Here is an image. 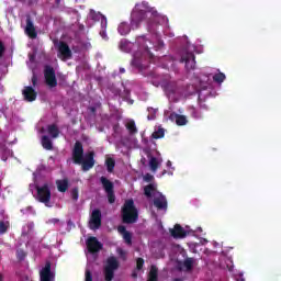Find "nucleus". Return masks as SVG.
<instances>
[{
    "label": "nucleus",
    "instance_id": "f257e3e1",
    "mask_svg": "<svg viewBox=\"0 0 281 281\" xmlns=\"http://www.w3.org/2000/svg\"><path fill=\"white\" fill-rule=\"evenodd\" d=\"M72 161L77 166H81L83 172H89L95 166V151L86 154L85 159V147L81 142L77 140L72 149Z\"/></svg>",
    "mask_w": 281,
    "mask_h": 281
},
{
    "label": "nucleus",
    "instance_id": "f03ea898",
    "mask_svg": "<svg viewBox=\"0 0 281 281\" xmlns=\"http://www.w3.org/2000/svg\"><path fill=\"white\" fill-rule=\"evenodd\" d=\"M122 223L125 225H133L139 221V211L135 206L133 199L126 200L121 209Z\"/></svg>",
    "mask_w": 281,
    "mask_h": 281
},
{
    "label": "nucleus",
    "instance_id": "7ed1b4c3",
    "mask_svg": "<svg viewBox=\"0 0 281 281\" xmlns=\"http://www.w3.org/2000/svg\"><path fill=\"white\" fill-rule=\"evenodd\" d=\"M35 190L37 192V201L44 203L46 207H52V189H49V184L36 186Z\"/></svg>",
    "mask_w": 281,
    "mask_h": 281
},
{
    "label": "nucleus",
    "instance_id": "20e7f679",
    "mask_svg": "<svg viewBox=\"0 0 281 281\" xmlns=\"http://www.w3.org/2000/svg\"><path fill=\"white\" fill-rule=\"evenodd\" d=\"M120 269V261L114 256H111L106 259V265L104 267V278L105 281H113L115 278V271Z\"/></svg>",
    "mask_w": 281,
    "mask_h": 281
},
{
    "label": "nucleus",
    "instance_id": "39448f33",
    "mask_svg": "<svg viewBox=\"0 0 281 281\" xmlns=\"http://www.w3.org/2000/svg\"><path fill=\"white\" fill-rule=\"evenodd\" d=\"M44 79L47 87L54 89L58 87V79H56V70L54 67L46 65L44 67Z\"/></svg>",
    "mask_w": 281,
    "mask_h": 281
},
{
    "label": "nucleus",
    "instance_id": "423d86ee",
    "mask_svg": "<svg viewBox=\"0 0 281 281\" xmlns=\"http://www.w3.org/2000/svg\"><path fill=\"white\" fill-rule=\"evenodd\" d=\"M180 63H184L186 69L190 71V69H194V67H196V57H194V53L184 49L182 52Z\"/></svg>",
    "mask_w": 281,
    "mask_h": 281
},
{
    "label": "nucleus",
    "instance_id": "0eeeda50",
    "mask_svg": "<svg viewBox=\"0 0 281 281\" xmlns=\"http://www.w3.org/2000/svg\"><path fill=\"white\" fill-rule=\"evenodd\" d=\"M90 229H100L102 227V211L100 209H95L92 211L89 221Z\"/></svg>",
    "mask_w": 281,
    "mask_h": 281
},
{
    "label": "nucleus",
    "instance_id": "6e6552de",
    "mask_svg": "<svg viewBox=\"0 0 281 281\" xmlns=\"http://www.w3.org/2000/svg\"><path fill=\"white\" fill-rule=\"evenodd\" d=\"M86 247L89 254H99V251H102L104 245L98 240V237H88L86 240Z\"/></svg>",
    "mask_w": 281,
    "mask_h": 281
},
{
    "label": "nucleus",
    "instance_id": "1a4fd4ad",
    "mask_svg": "<svg viewBox=\"0 0 281 281\" xmlns=\"http://www.w3.org/2000/svg\"><path fill=\"white\" fill-rule=\"evenodd\" d=\"M58 52V58L61 60H69L72 56L71 48H69V45L67 42L60 41L57 46Z\"/></svg>",
    "mask_w": 281,
    "mask_h": 281
},
{
    "label": "nucleus",
    "instance_id": "9d476101",
    "mask_svg": "<svg viewBox=\"0 0 281 281\" xmlns=\"http://www.w3.org/2000/svg\"><path fill=\"white\" fill-rule=\"evenodd\" d=\"M56 274L52 271V261H46L40 271V281H53Z\"/></svg>",
    "mask_w": 281,
    "mask_h": 281
},
{
    "label": "nucleus",
    "instance_id": "9b49d317",
    "mask_svg": "<svg viewBox=\"0 0 281 281\" xmlns=\"http://www.w3.org/2000/svg\"><path fill=\"white\" fill-rule=\"evenodd\" d=\"M154 206L158 211L167 212L168 211V199L161 192H156L154 196Z\"/></svg>",
    "mask_w": 281,
    "mask_h": 281
},
{
    "label": "nucleus",
    "instance_id": "f8f14e48",
    "mask_svg": "<svg viewBox=\"0 0 281 281\" xmlns=\"http://www.w3.org/2000/svg\"><path fill=\"white\" fill-rule=\"evenodd\" d=\"M145 16H146V11L135 8L131 14L132 27H139V23L144 21Z\"/></svg>",
    "mask_w": 281,
    "mask_h": 281
},
{
    "label": "nucleus",
    "instance_id": "ddd939ff",
    "mask_svg": "<svg viewBox=\"0 0 281 281\" xmlns=\"http://www.w3.org/2000/svg\"><path fill=\"white\" fill-rule=\"evenodd\" d=\"M22 95L26 102H34L38 95L32 86H26L22 90Z\"/></svg>",
    "mask_w": 281,
    "mask_h": 281
},
{
    "label": "nucleus",
    "instance_id": "4468645a",
    "mask_svg": "<svg viewBox=\"0 0 281 281\" xmlns=\"http://www.w3.org/2000/svg\"><path fill=\"white\" fill-rule=\"evenodd\" d=\"M24 32L29 38H36L38 36V33L36 32V27L34 26V22H32V18H26V26L24 29Z\"/></svg>",
    "mask_w": 281,
    "mask_h": 281
},
{
    "label": "nucleus",
    "instance_id": "2eb2a0df",
    "mask_svg": "<svg viewBox=\"0 0 281 281\" xmlns=\"http://www.w3.org/2000/svg\"><path fill=\"white\" fill-rule=\"evenodd\" d=\"M170 235L172 238H186L188 231H184L181 225L176 224L175 227L170 229Z\"/></svg>",
    "mask_w": 281,
    "mask_h": 281
},
{
    "label": "nucleus",
    "instance_id": "dca6fc26",
    "mask_svg": "<svg viewBox=\"0 0 281 281\" xmlns=\"http://www.w3.org/2000/svg\"><path fill=\"white\" fill-rule=\"evenodd\" d=\"M100 183L102 184V188L105 193L115 190V186L113 184V182L104 176L100 178Z\"/></svg>",
    "mask_w": 281,
    "mask_h": 281
},
{
    "label": "nucleus",
    "instance_id": "f3484780",
    "mask_svg": "<svg viewBox=\"0 0 281 281\" xmlns=\"http://www.w3.org/2000/svg\"><path fill=\"white\" fill-rule=\"evenodd\" d=\"M169 117L170 120H175L177 126H186L188 124V117L186 115L171 113Z\"/></svg>",
    "mask_w": 281,
    "mask_h": 281
},
{
    "label": "nucleus",
    "instance_id": "a211bd4d",
    "mask_svg": "<svg viewBox=\"0 0 281 281\" xmlns=\"http://www.w3.org/2000/svg\"><path fill=\"white\" fill-rule=\"evenodd\" d=\"M41 144L45 150H54V143L52 142V138H49V136H42Z\"/></svg>",
    "mask_w": 281,
    "mask_h": 281
},
{
    "label": "nucleus",
    "instance_id": "6ab92c4d",
    "mask_svg": "<svg viewBox=\"0 0 281 281\" xmlns=\"http://www.w3.org/2000/svg\"><path fill=\"white\" fill-rule=\"evenodd\" d=\"M165 92L167 95H175L177 93V82L170 81L165 85Z\"/></svg>",
    "mask_w": 281,
    "mask_h": 281
},
{
    "label": "nucleus",
    "instance_id": "aec40b11",
    "mask_svg": "<svg viewBox=\"0 0 281 281\" xmlns=\"http://www.w3.org/2000/svg\"><path fill=\"white\" fill-rule=\"evenodd\" d=\"M157 188H155V184L150 183V184H147L145 188H144V194L145 196H147V199H151L153 198V194H154V198L155 195L157 194Z\"/></svg>",
    "mask_w": 281,
    "mask_h": 281
},
{
    "label": "nucleus",
    "instance_id": "412c9836",
    "mask_svg": "<svg viewBox=\"0 0 281 281\" xmlns=\"http://www.w3.org/2000/svg\"><path fill=\"white\" fill-rule=\"evenodd\" d=\"M158 280H159V269L157 268V266H151L148 273L147 281H158Z\"/></svg>",
    "mask_w": 281,
    "mask_h": 281
},
{
    "label": "nucleus",
    "instance_id": "4be33fe9",
    "mask_svg": "<svg viewBox=\"0 0 281 281\" xmlns=\"http://www.w3.org/2000/svg\"><path fill=\"white\" fill-rule=\"evenodd\" d=\"M58 192H67L69 190V180L63 179L56 181Z\"/></svg>",
    "mask_w": 281,
    "mask_h": 281
},
{
    "label": "nucleus",
    "instance_id": "5701e85b",
    "mask_svg": "<svg viewBox=\"0 0 281 281\" xmlns=\"http://www.w3.org/2000/svg\"><path fill=\"white\" fill-rule=\"evenodd\" d=\"M117 32L121 36H126V34H131V25L126 22H122L117 27Z\"/></svg>",
    "mask_w": 281,
    "mask_h": 281
},
{
    "label": "nucleus",
    "instance_id": "b1692460",
    "mask_svg": "<svg viewBox=\"0 0 281 281\" xmlns=\"http://www.w3.org/2000/svg\"><path fill=\"white\" fill-rule=\"evenodd\" d=\"M48 135L53 137V139H56L60 135V130H58V126L56 124H50L47 126Z\"/></svg>",
    "mask_w": 281,
    "mask_h": 281
},
{
    "label": "nucleus",
    "instance_id": "393cba45",
    "mask_svg": "<svg viewBox=\"0 0 281 281\" xmlns=\"http://www.w3.org/2000/svg\"><path fill=\"white\" fill-rule=\"evenodd\" d=\"M165 135H166V130H164V127H158V130L151 134V137L153 139H161L165 137Z\"/></svg>",
    "mask_w": 281,
    "mask_h": 281
},
{
    "label": "nucleus",
    "instance_id": "a878e982",
    "mask_svg": "<svg viewBox=\"0 0 281 281\" xmlns=\"http://www.w3.org/2000/svg\"><path fill=\"white\" fill-rule=\"evenodd\" d=\"M119 48L121 49V52H131V43L127 42L126 40H121L120 44H119Z\"/></svg>",
    "mask_w": 281,
    "mask_h": 281
},
{
    "label": "nucleus",
    "instance_id": "bb28decb",
    "mask_svg": "<svg viewBox=\"0 0 281 281\" xmlns=\"http://www.w3.org/2000/svg\"><path fill=\"white\" fill-rule=\"evenodd\" d=\"M125 126L130 135H137V126L135 125V121H130Z\"/></svg>",
    "mask_w": 281,
    "mask_h": 281
},
{
    "label": "nucleus",
    "instance_id": "cd10ccee",
    "mask_svg": "<svg viewBox=\"0 0 281 281\" xmlns=\"http://www.w3.org/2000/svg\"><path fill=\"white\" fill-rule=\"evenodd\" d=\"M105 166H106L108 172H113V170H115V159H113L112 157L106 158Z\"/></svg>",
    "mask_w": 281,
    "mask_h": 281
},
{
    "label": "nucleus",
    "instance_id": "c85d7f7f",
    "mask_svg": "<svg viewBox=\"0 0 281 281\" xmlns=\"http://www.w3.org/2000/svg\"><path fill=\"white\" fill-rule=\"evenodd\" d=\"M183 267L187 269V271H192V268L194 267V258L184 259Z\"/></svg>",
    "mask_w": 281,
    "mask_h": 281
},
{
    "label": "nucleus",
    "instance_id": "c756f323",
    "mask_svg": "<svg viewBox=\"0 0 281 281\" xmlns=\"http://www.w3.org/2000/svg\"><path fill=\"white\" fill-rule=\"evenodd\" d=\"M149 168L153 172H157V169L159 168V161L155 157L150 158Z\"/></svg>",
    "mask_w": 281,
    "mask_h": 281
},
{
    "label": "nucleus",
    "instance_id": "7c9ffc66",
    "mask_svg": "<svg viewBox=\"0 0 281 281\" xmlns=\"http://www.w3.org/2000/svg\"><path fill=\"white\" fill-rule=\"evenodd\" d=\"M189 111H190L191 117H193L194 120H201V112L196 110L194 106H190Z\"/></svg>",
    "mask_w": 281,
    "mask_h": 281
},
{
    "label": "nucleus",
    "instance_id": "2f4dec72",
    "mask_svg": "<svg viewBox=\"0 0 281 281\" xmlns=\"http://www.w3.org/2000/svg\"><path fill=\"white\" fill-rule=\"evenodd\" d=\"M225 78H226V77H225V74H223V72H218V74H215V75L213 76L214 82H217L218 85L225 82Z\"/></svg>",
    "mask_w": 281,
    "mask_h": 281
},
{
    "label": "nucleus",
    "instance_id": "473e14b6",
    "mask_svg": "<svg viewBox=\"0 0 281 281\" xmlns=\"http://www.w3.org/2000/svg\"><path fill=\"white\" fill-rule=\"evenodd\" d=\"M123 239L126 245H133V234H131V232L123 234Z\"/></svg>",
    "mask_w": 281,
    "mask_h": 281
},
{
    "label": "nucleus",
    "instance_id": "72a5a7b5",
    "mask_svg": "<svg viewBox=\"0 0 281 281\" xmlns=\"http://www.w3.org/2000/svg\"><path fill=\"white\" fill-rule=\"evenodd\" d=\"M105 194L108 195V201L110 204L115 203V190L108 191Z\"/></svg>",
    "mask_w": 281,
    "mask_h": 281
},
{
    "label": "nucleus",
    "instance_id": "f704fd0d",
    "mask_svg": "<svg viewBox=\"0 0 281 281\" xmlns=\"http://www.w3.org/2000/svg\"><path fill=\"white\" fill-rule=\"evenodd\" d=\"M10 229V221H2L1 222V234H5Z\"/></svg>",
    "mask_w": 281,
    "mask_h": 281
},
{
    "label": "nucleus",
    "instance_id": "c9c22d12",
    "mask_svg": "<svg viewBox=\"0 0 281 281\" xmlns=\"http://www.w3.org/2000/svg\"><path fill=\"white\" fill-rule=\"evenodd\" d=\"M70 195L72 201H78V196H79L78 187H75L74 189H71Z\"/></svg>",
    "mask_w": 281,
    "mask_h": 281
},
{
    "label": "nucleus",
    "instance_id": "e433bc0d",
    "mask_svg": "<svg viewBox=\"0 0 281 281\" xmlns=\"http://www.w3.org/2000/svg\"><path fill=\"white\" fill-rule=\"evenodd\" d=\"M136 269L137 271H142L144 269V258H137L136 259Z\"/></svg>",
    "mask_w": 281,
    "mask_h": 281
},
{
    "label": "nucleus",
    "instance_id": "4c0bfd02",
    "mask_svg": "<svg viewBox=\"0 0 281 281\" xmlns=\"http://www.w3.org/2000/svg\"><path fill=\"white\" fill-rule=\"evenodd\" d=\"M26 256H27V254H25L24 251H23V249H20V250H18L16 251V258H18V260H25V258H26Z\"/></svg>",
    "mask_w": 281,
    "mask_h": 281
},
{
    "label": "nucleus",
    "instance_id": "58836bf2",
    "mask_svg": "<svg viewBox=\"0 0 281 281\" xmlns=\"http://www.w3.org/2000/svg\"><path fill=\"white\" fill-rule=\"evenodd\" d=\"M153 179H155V177L150 173H146L144 176V181H146V183H150L153 181Z\"/></svg>",
    "mask_w": 281,
    "mask_h": 281
},
{
    "label": "nucleus",
    "instance_id": "ea45409f",
    "mask_svg": "<svg viewBox=\"0 0 281 281\" xmlns=\"http://www.w3.org/2000/svg\"><path fill=\"white\" fill-rule=\"evenodd\" d=\"M117 232H119V234H122V236H124V234L128 233V231H126V226H124V225H120L117 227Z\"/></svg>",
    "mask_w": 281,
    "mask_h": 281
},
{
    "label": "nucleus",
    "instance_id": "a19ab883",
    "mask_svg": "<svg viewBox=\"0 0 281 281\" xmlns=\"http://www.w3.org/2000/svg\"><path fill=\"white\" fill-rule=\"evenodd\" d=\"M86 281H93V274H91V270H86Z\"/></svg>",
    "mask_w": 281,
    "mask_h": 281
},
{
    "label": "nucleus",
    "instance_id": "79ce46f5",
    "mask_svg": "<svg viewBox=\"0 0 281 281\" xmlns=\"http://www.w3.org/2000/svg\"><path fill=\"white\" fill-rule=\"evenodd\" d=\"M103 31L100 32L101 36L104 38L105 34H106V20L104 22L101 23Z\"/></svg>",
    "mask_w": 281,
    "mask_h": 281
},
{
    "label": "nucleus",
    "instance_id": "37998d69",
    "mask_svg": "<svg viewBox=\"0 0 281 281\" xmlns=\"http://www.w3.org/2000/svg\"><path fill=\"white\" fill-rule=\"evenodd\" d=\"M117 254L123 258V260H126V252L122 248L117 249Z\"/></svg>",
    "mask_w": 281,
    "mask_h": 281
},
{
    "label": "nucleus",
    "instance_id": "c03bdc74",
    "mask_svg": "<svg viewBox=\"0 0 281 281\" xmlns=\"http://www.w3.org/2000/svg\"><path fill=\"white\" fill-rule=\"evenodd\" d=\"M31 80H32L33 87H36V83L38 82V77L36 75H33Z\"/></svg>",
    "mask_w": 281,
    "mask_h": 281
},
{
    "label": "nucleus",
    "instance_id": "a18cd8bd",
    "mask_svg": "<svg viewBox=\"0 0 281 281\" xmlns=\"http://www.w3.org/2000/svg\"><path fill=\"white\" fill-rule=\"evenodd\" d=\"M48 223H52L53 225H56V223H60V220L52 218V220L48 221Z\"/></svg>",
    "mask_w": 281,
    "mask_h": 281
},
{
    "label": "nucleus",
    "instance_id": "49530a36",
    "mask_svg": "<svg viewBox=\"0 0 281 281\" xmlns=\"http://www.w3.org/2000/svg\"><path fill=\"white\" fill-rule=\"evenodd\" d=\"M3 52H5V46L1 44V54H3Z\"/></svg>",
    "mask_w": 281,
    "mask_h": 281
},
{
    "label": "nucleus",
    "instance_id": "de8ad7c7",
    "mask_svg": "<svg viewBox=\"0 0 281 281\" xmlns=\"http://www.w3.org/2000/svg\"><path fill=\"white\" fill-rule=\"evenodd\" d=\"M120 74H126V69L120 68Z\"/></svg>",
    "mask_w": 281,
    "mask_h": 281
},
{
    "label": "nucleus",
    "instance_id": "09e8293b",
    "mask_svg": "<svg viewBox=\"0 0 281 281\" xmlns=\"http://www.w3.org/2000/svg\"><path fill=\"white\" fill-rule=\"evenodd\" d=\"M170 166H172V161L168 160L167 161V167L170 168Z\"/></svg>",
    "mask_w": 281,
    "mask_h": 281
},
{
    "label": "nucleus",
    "instance_id": "8fccbe9b",
    "mask_svg": "<svg viewBox=\"0 0 281 281\" xmlns=\"http://www.w3.org/2000/svg\"><path fill=\"white\" fill-rule=\"evenodd\" d=\"M132 278H134V279L137 278V272L134 271V272L132 273Z\"/></svg>",
    "mask_w": 281,
    "mask_h": 281
},
{
    "label": "nucleus",
    "instance_id": "3c124183",
    "mask_svg": "<svg viewBox=\"0 0 281 281\" xmlns=\"http://www.w3.org/2000/svg\"><path fill=\"white\" fill-rule=\"evenodd\" d=\"M237 281H245V279L243 278V274L239 276V279H237Z\"/></svg>",
    "mask_w": 281,
    "mask_h": 281
},
{
    "label": "nucleus",
    "instance_id": "603ef678",
    "mask_svg": "<svg viewBox=\"0 0 281 281\" xmlns=\"http://www.w3.org/2000/svg\"><path fill=\"white\" fill-rule=\"evenodd\" d=\"M60 1L63 0H55L56 5H60Z\"/></svg>",
    "mask_w": 281,
    "mask_h": 281
},
{
    "label": "nucleus",
    "instance_id": "864d4df0",
    "mask_svg": "<svg viewBox=\"0 0 281 281\" xmlns=\"http://www.w3.org/2000/svg\"><path fill=\"white\" fill-rule=\"evenodd\" d=\"M173 281H183L182 279L176 278Z\"/></svg>",
    "mask_w": 281,
    "mask_h": 281
},
{
    "label": "nucleus",
    "instance_id": "5fc2aeb1",
    "mask_svg": "<svg viewBox=\"0 0 281 281\" xmlns=\"http://www.w3.org/2000/svg\"><path fill=\"white\" fill-rule=\"evenodd\" d=\"M162 175H166V170L162 171Z\"/></svg>",
    "mask_w": 281,
    "mask_h": 281
},
{
    "label": "nucleus",
    "instance_id": "6e6d98bb",
    "mask_svg": "<svg viewBox=\"0 0 281 281\" xmlns=\"http://www.w3.org/2000/svg\"><path fill=\"white\" fill-rule=\"evenodd\" d=\"M147 52H148V54L150 53V50H148V48H147Z\"/></svg>",
    "mask_w": 281,
    "mask_h": 281
}]
</instances>
